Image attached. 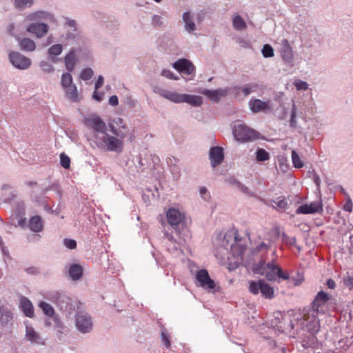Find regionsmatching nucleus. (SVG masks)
<instances>
[{"label":"nucleus","mask_w":353,"mask_h":353,"mask_svg":"<svg viewBox=\"0 0 353 353\" xmlns=\"http://www.w3.org/2000/svg\"><path fill=\"white\" fill-rule=\"evenodd\" d=\"M157 93L161 97L175 103H187L194 107H199L203 103V98L199 95L181 94L163 88L159 89Z\"/></svg>","instance_id":"f257e3e1"},{"label":"nucleus","mask_w":353,"mask_h":353,"mask_svg":"<svg viewBox=\"0 0 353 353\" xmlns=\"http://www.w3.org/2000/svg\"><path fill=\"white\" fill-rule=\"evenodd\" d=\"M263 276H265L266 279L269 281L278 280L279 282H280L281 280H292L294 281L295 285H300L303 281V276L299 274L297 279L290 277L288 273L283 272L281 268L275 264L274 259L265 265V271Z\"/></svg>","instance_id":"f03ea898"},{"label":"nucleus","mask_w":353,"mask_h":353,"mask_svg":"<svg viewBox=\"0 0 353 353\" xmlns=\"http://www.w3.org/2000/svg\"><path fill=\"white\" fill-rule=\"evenodd\" d=\"M97 145L107 151L121 152L123 150V139L117 137L109 135L107 132L101 135H94Z\"/></svg>","instance_id":"7ed1b4c3"},{"label":"nucleus","mask_w":353,"mask_h":353,"mask_svg":"<svg viewBox=\"0 0 353 353\" xmlns=\"http://www.w3.org/2000/svg\"><path fill=\"white\" fill-rule=\"evenodd\" d=\"M168 222L172 226L174 230L180 237L186 240L190 236L188 228L182 223V215L180 212L176 209H169L166 214Z\"/></svg>","instance_id":"20e7f679"},{"label":"nucleus","mask_w":353,"mask_h":353,"mask_svg":"<svg viewBox=\"0 0 353 353\" xmlns=\"http://www.w3.org/2000/svg\"><path fill=\"white\" fill-rule=\"evenodd\" d=\"M234 139L239 142L246 143L259 139L260 134L244 123H236L232 129Z\"/></svg>","instance_id":"39448f33"},{"label":"nucleus","mask_w":353,"mask_h":353,"mask_svg":"<svg viewBox=\"0 0 353 353\" xmlns=\"http://www.w3.org/2000/svg\"><path fill=\"white\" fill-rule=\"evenodd\" d=\"M44 298L55 304L60 310L66 312L72 308L71 299L63 291H49Z\"/></svg>","instance_id":"423d86ee"},{"label":"nucleus","mask_w":353,"mask_h":353,"mask_svg":"<svg viewBox=\"0 0 353 353\" xmlns=\"http://www.w3.org/2000/svg\"><path fill=\"white\" fill-rule=\"evenodd\" d=\"M249 291L254 295L261 293V296L268 299L274 298L273 288L263 279L249 282Z\"/></svg>","instance_id":"0eeeda50"},{"label":"nucleus","mask_w":353,"mask_h":353,"mask_svg":"<svg viewBox=\"0 0 353 353\" xmlns=\"http://www.w3.org/2000/svg\"><path fill=\"white\" fill-rule=\"evenodd\" d=\"M75 327L81 334L91 332L93 328V321L91 316L85 312H78L74 316Z\"/></svg>","instance_id":"6e6552de"},{"label":"nucleus","mask_w":353,"mask_h":353,"mask_svg":"<svg viewBox=\"0 0 353 353\" xmlns=\"http://www.w3.org/2000/svg\"><path fill=\"white\" fill-rule=\"evenodd\" d=\"M306 319H305V322H301L300 326L301 327V330L299 332H304V333H312L316 334L320 330V323L319 320L318 319V315L312 316L310 314V311L307 314ZM295 326L297 328L299 327V324L296 322Z\"/></svg>","instance_id":"1a4fd4ad"},{"label":"nucleus","mask_w":353,"mask_h":353,"mask_svg":"<svg viewBox=\"0 0 353 353\" xmlns=\"http://www.w3.org/2000/svg\"><path fill=\"white\" fill-rule=\"evenodd\" d=\"M287 320L281 312H276L274 314L270 325L272 328L281 332H283L288 327H291L292 330L294 329L295 324L290 319L288 321Z\"/></svg>","instance_id":"9d476101"},{"label":"nucleus","mask_w":353,"mask_h":353,"mask_svg":"<svg viewBox=\"0 0 353 353\" xmlns=\"http://www.w3.org/2000/svg\"><path fill=\"white\" fill-rule=\"evenodd\" d=\"M280 54L282 60L288 66L292 67L294 65V51L287 39L281 40Z\"/></svg>","instance_id":"9b49d317"},{"label":"nucleus","mask_w":353,"mask_h":353,"mask_svg":"<svg viewBox=\"0 0 353 353\" xmlns=\"http://www.w3.org/2000/svg\"><path fill=\"white\" fill-rule=\"evenodd\" d=\"M8 57L10 63L17 69L26 70L31 65V59L18 52L12 51Z\"/></svg>","instance_id":"f8f14e48"},{"label":"nucleus","mask_w":353,"mask_h":353,"mask_svg":"<svg viewBox=\"0 0 353 353\" xmlns=\"http://www.w3.org/2000/svg\"><path fill=\"white\" fill-rule=\"evenodd\" d=\"M330 299L328 294L324 291H319L316 295L314 301L311 303L310 309V314L312 316L318 315L320 311H323L321 308Z\"/></svg>","instance_id":"ddd939ff"},{"label":"nucleus","mask_w":353,"mask_h":353,"mask_svg":"<svg viewBox=\"0 0 353 353\" xmlns=\"http://www.w3.org/2000/svg\"><path fill=\"white\" fill-rule=\"evenodd\" d=\"M32 22V23L27 26L26 32L35 36L37 38H43L49 32L50 27L46 23L35 21Z\"/></svg>","instance_id":"4468645a"},{"label":"nucleus","mask_w":353,"mask_h":353,"mask_svg":"<svg viewBox=\"0 0 353 353\" xmlns=\"http://www.w3.org/2000/svg\"><path fill=\"white\" fill-rule=\"evenodd\" d=\"M26 20L29 21H46L54 23L56 19L52 13L46 10H37L29 13L26 17Z\"/></svg>","instance_id":"2eb2a0df"},{"label":"nucleus","mask_w":353,"mask_h":353,"mask_svg":"<svg viewBox=\"0 0 353 353\" xmlns=\"http://www.w3.org/2000/svg\"><path fill=\"white\" fill-rule=\"evenodd\" d=\"M172 67L181 74L190 75L194 74L196 68L187 59H180L172 64Z\"/></svg>","instance_id":"dca6fc26"},{"label":"nucleus","mask_w":353,"mask_h":353,"mask_svg":"<svg viewBox=\"0 0 353 353\" xmlns=\"http://www.w3.org/2000/svg\"><path fill=\"white\" fill-rule=\"evenodd\" d=\"M198 92L207 97L210 101L219 102L221 98L228 94L229 90L228 88H219L216 90L200 89Z\"/></svg>","instance_id":"f3484780"},{"label":"nucleus","mask_w":353,"mask_h":353,"mask_svg":"<svg viewBox=\"0 0 353 353\" xmlns=\"http://www.w3.org/2000/svg\"><path fill=\"white\" fill-rule=\"evenodd\" d=\"M248 105L252 113H265L271 110L269 101H263L259 99H251L248 102Z\"/></svg>","instance_id":"a211bd4d"},{"label":"nucleus","mask_w":353,"mask_h":353,"mask_svg":"<svg viewBox=\"0 0 353 353\" xmlns=\"http://www.w3.org/2000/svg\"><path fill=\"white\" fill-rule=\"evenodd\" d=\"M323 212V205L321 201H314L311 203L310 205L304 204L299 206L296 210V213L297 214H314V213H321Z\"/></svg>","instance_id":"6ab92c4d"},{"label":"nucleus","mask_w":353,"mask_h":353,"mask_svg":"<svg viewBox=\"0 0 353 353\" xmlns=\"http://www.w3.org/2000/svg\"><path fill=\"white\" fill-rule=\"evenodd\" d=\"M87 126L92 128L95 134L101 135L103 133H106L107 127L103 121L99 117L94 116L87 120Z\"/></svg>","instance_id":"aec40b11"},{"label":"nucleus","mask_w":353,"mask_h":353,"mask_svg":"<svg viewBox=\"0 0 353 353\" xmlns=\"http://www.w3.org/2000/svg\"><path fill=\"white\" fill-rule=\"evenodd\" d=\"M210 159L213 168L220 165L224 159L223 150L221 147L215 146L210 149Z\"/></svg>","instance_id":"412c9836"},{"label":"nucleus","mask_w":353,"mask_h":353,"mask_svg":"<svg viewBox=\"0 0 353 353\" xmlns=\"http://www.w3.org/2000/svg\"><path fill=\"white\" fill-rule=\"evenodd\" d=\"M299 337L302 339L303 346L305 348L315 347L318 340L315 334L298 332Z\"/></svg>","instance_id":"4be33fe9"},{"label":"nucleus","mask_w":353,"mask_h":353,"mask_svg":"<svg viewBox=\"0 0 353 353\" xmlns=\"http://www.w3.org/2000/svg\"><path fill=\"white\" fill-rule=\"evenodd\" d=\"M78 61L76 50L72 48L64 57V63L68 72H72Z\"/></svg>","instance_id":"5701e85b"},{"label":"nucleus","mask_w":353,"mask_h":353,"mask_svg":"<svg viewBox=\"0 0 353 353\" xmlns=\"http://www.w3.org/2000/svg\"><path fill=\"white\" fill-rule=\"evenodd\" d=\"M26 337L32 344H44V341L40 334L37 333L32 327L26 326Z\"/></svg>","instance_id":"b1692460"},{"label":"nucleus","mask_w":353,"mask_h":353,"mask_svg":"<svg viewBox=\"0 0 353 353\" xmlns=\"http://www.w3.org/2000/svg\"><path fill=\"white\" fill-rule=\"evenodd\" d=\"M62 52L63 46L61 44L57 43L52 45L47 51L48 60L53 63H57L59 61L57 57L60 55Z\"/></svg>","instance_id":"393cba45"},{"label":"nucleus","mask_w":353,"mask_h":353,"mask_svg":"<svg viewBox=\"0 0 353 353\" xmlns=\"http://www.w3.org/2000/svg\"><path fill=\"white\" fill-rule=\"evenodd\" d=\"M264 86L257 82H250L242 86V94L243 97H247L253 92L263 91Z\"/></svg>","instance_id":"a878e982"},{"label":"nucleus","mask_w":353,"mask_h":353,"mask_svg":"<svg viewBox=\"0 0 353 353\" xmlns=\"http://www.w3.org/2000/svg\"><path fill=\"white\" fill-rule=\"evenodd\" d=\"M20 307L27 317L32 318L34 316L33 305L27 297H21L20 300Z\"/></svg>","instance_id":"bb28decb"},{"label":"nucleus","mask_w":353,"mask_h":353,"mask_svg":"<svg viewBox=\"0 0 353 353\" xmlns=\"http://www.w3.org/2000/svg\"><path fill=\"white\" fill-rule=\"evenodd\" d=\"M28 227L34 232H39L43 230V221L40 216L35 215L29 220Z\"/></svg>","instance_id":"cd10ccee"},{"label":"nucleus","mask_w":353,"mask_h":353,"mask_svg":"<svg viewBox=\"0 0 353 353\" xmlns=\"http://www.w3.org/2000/svg\"><path fill=\"white\" fill-rule=\"evenodd\" d=\"M66 97L71 101L77 103L81 101V97L79 96L77 90V85L72 84L65 88H64Z\"/></svg>","instance_id":"c85d7f7f"},{"label":"nucleus","mask_w":353,"mask_h":353,"mask_svg":"<svg viewBox=\"0 0 353 353\" xmlns=\"http://www.w3.org/2000/svg\"><path fill=\"white\" fill-rule=\"evenodd\" d=\"M68 272L72 280L78 281L82 277L83 270L79 264H72L69 266Z\"/></svg>","instance_id":"c756f323"},{"label":"nucleus","mask_w":353,"mask_h":353,"mask_svg":"<svg viewBox=\"0 0 353 353\" xmlns=\"http://www.w3.org/2000/svg\"><path fill=\"white\" fill-rule=\"evenodd\" d=\"M183 21L185 23V30L188 32H192L196 29V24L193 21V17L190 12L187 11L183 13Z\"/></svg>","instance_id":"7c9ffc66"},{"label":"nucleus","mask_w":353,"mask_h":353,"mask_svg":"<svg viewBox=\"0 0 353 353\" xmlns=\"http://www.w3.org/2000/svg\"><path fill=\"white\" fill-rule=\"evenodd\" d=\"M12 319V312L2 304L0 300V323L7 324Z\"/></svg>","instance_id":"2f4dec72"},{"label":"nucleus","mask_w":353,"mask_h":353,"mask_svg":"<svg viewBox=\"0 0 353 353\" xmlns=\"http://www.w3.org/2000/svg\"><path fill=\"white\" fill-rule=\"evenodd\" d=\"M19 44L21 50L24 51L32 52L36 49V43L30 38L21 39Z\"/></svg>","instance_id":"473e14b6"},{"label":"nucleus","mask_w":353,"mask_h":353,"mask_svg":"<svg viewBox=\"0 0 353 353\" xmlns=\"http://www.w3.org/2000/svg\"><path fill=\"white\" fill-rule=\"evenodd\" d=\"M13 3L17 10L23 11L31 8L34 3V0H14Z\"/></svg>","instance_id":"72a5a7b5"},{"label":"nucleus","mask_w":353,"mask_h":353,"mask_svg":"<svg viewBox=\"0 0 353 353\" xmlns=\"http://www.w3.org/2000/svg\"><path fill=\"white\" fill-rule=\"evenodd\" d=\"M265 261L263 259H261L259 263H254L252 265V271L254 274H258L261 275H264V272L265 271Z\"/></svg>","instance_id":"f704fd0d"},{"label":"nucleus","mask_w":353,"mask_h":353,"mask_svg":"<svg viewBox=\"0 0 353 353\" xmlns=\"http://www.w3.org/2000/svg\"><path fill=\"white\" fill-rule=\"evenodd\" d=\"M230 251L234 256L242 257L245 251V246L237 243H231Z\"/></svg>","instance_id":"c9c22d12"},{"label":"nucleus","mask_w":353,"mask_h":353,"mask_svg":"<svg viewBox=\"0 0 353 353\" xmlns=\"http://www.w3.org/2000/svg\"><path fill=\"white\" fill-rule=\"evenodd\" d=\"M39 307L42 310L46 316L49 317H53L54 316V310L49 303L45 301H41L39 303Z\"/></svg>","instance_id":"e433bc0d"},{"label":"nucleus","mask_w":353,"mask_h":353,"mask_svg":"<svg viewBox=\"0 0 353 353\" xmlns=\"http://www.w3.org/2000/svg\"><path fill=\"white\" fill-rule=\"evenodd\" d=\"M234 28L237 30H243L247 28V25L243 18L237 15L234 17L232 21Z\"/></svg>","instance_id":"4c0bfd02"},{"label":"nucleus","mask_w":353,"mask_h":353,"mask_svg":"<svg viewBox=\"0 0 353 353\" xmlns=\"http://www.w3.org/2000/svg\"><path fill=\"white\" fill-rule=\"evenodd\" d=\"M114 123L118 126L119 131L122 132L125 134V137H126L130 130L124 120L121 118H117L114 120Z\"/></svg>","instance_id":"58836bf2"},{"label":"nucleus","mask_w":353,"mask_h":353,"mask_svg":"<svg viewBox=\"0 0 353 353\" xmlns=\"http://www.w3.org/2000/svg\"><path fill=\"white\" fill-rule=\"evenodd\" d=\"M70 72H65L61 76V84L63 89L73 84L72 77Z\"/></svg>","instance_id":"ea45409f"},{"label":"nucleus","mask_w":353,"mask_h":353,"mask_svg":"<svg viewBox=\"0 0 353 353\" xmlns=\"http://www.w3.org/2000/svg\"><path fill=\"white\" fill-rule=\"evenodd\" d=\"M273 207L278 208L282 210L287 209L288 207V203L287 200L282 196H279L276 199L273 200Z\"/></svg>","instance_id":"a19ab883"},{"label":"nucleus","mask_w":353,"mask_h":353,"mask_svg":"<svg viewBox=\"0 0 353 353\" xmlns=\"http://www.w3.org/2000/svg\"><path fill=\"white\" fill-rule=\"evenodd\" d=\"M270 159V154L263 148L257 149L256 152V159L257 161H265Z\"/></svg>","instance_id":"79ce46f5"},{"label":"nucleus","mask_w":353,"mask_h":353,"mask_svg":"<svg viewBox=\"0 0 353 353\" xmlns=\"http://www.w3.org/2000/svg\"><path fill=\"white\" fill-rule=\"evenodd\" d=\"M209 277H210L209 273L205 269L199 270L196 274V279L197 280L198 283H199V286H201V285L202 283H203L204 281H206Z\"/></svg>","instance_id":"37998d69"},{"label":"nucleus","mask_w":353,"mask_h":353,"mask_svg":"<svg viewBox=\"0 0 353 353\" xmlns=\"http://www.w3.org/2000/svg\"><path fill=\"white\" fill-rule=\"evenodd\" d=\"M230 240L226 236H224L221 244L219 245V252L223 254H228L229 252V250H230Z\"/></svg>","instance_id":"c03bdc74"},{"label":"nucleus","mask_w":353,"mask_h":353,"mask_svg":"<svg viewBox=\"0 0 353 353\" xmlns=\"http://www.w3.org/2000/svg\"><path fill=\"white\" fill-rule=\"evenodd\" d=\"M292 160L294 168H301L303 166V163L301 161L298 153L295 150L292 151Z\"/></svg>","instance_id":"a18cd8bd"},{"label":"nucleus","mask_w":353,"mask_h":353,"mask_svg":"<svg viewBox=\"0 0 353 353\" xmlns=\"http://www.w3.org/2000/svg\"><path fill=\"white\" fill-rule=\"evenodd\" d=\"M263 56L265 58H270L274 57V49L270 44H265L261 50Z\"/></svg>","instance_id":"49530a36"},{"label":"nucleus","mask_w":353,"mask_h":353,"mask_svg":"<svg viewBox=\"0 0 353 353\" xmlns=\"http://www.w3.org/2000/svg\"><path fill=\"white\" fill-rule=\"evenodd\" d=\"M201 287L208 290H216V284L210 277H209L201 285Z\"/></svg>","instance_id":"de8ad7c7"},{"label":"nucleus","mask_w":353,"mask_h":353,"mask_svg":"<svg viewBox=\"0 0 353 353\" xmlns=\"http://www.w3.org/2000/svg\"><path fill=\"white\" fill-rule=\"evenodd\" d=\"M32 200L34 202L38 203L39 205H43L45 210L52 212L51 208L46 203V201L44 197L39 198L37 196H32Z\"/></svg>","instance_id":"09e8293b"},{"label":"nucleus","mask_w":353,"mask_h":353,"mask_svg":"<svg viewBox=\"0 0 353 353\" xmlns=\"http://www.w3.org/2000/svg\"><path fill=\"white\" fill-rule=\"evenodd\" d=\"M161 337L164 345L167 348H169L170 347L171 343L170 340V336L168 334L165 328L161 330Z\"/></svg>","instance_id":"8fccbe9b"},{"label":"nucleus","mask_w":353,"mask_h":353,"mask_svg":"<svg viewBox=\"0 0 353 353\" xmlns=\"http://www.w3.org/2000/svg\"><path fill=\"white\" fill-rule=\"evenodd\" d=\"M93 74V70L90 68H87L81 71L80 77L81 79L87 81L90 80L92 77Z\"/></svg>","instance_id":"3c124183"},{"label":"nucleus","mask_w":353,"mask_h":353,"mask_svg":"<svg viewBox=\"0 0 353 353\" xmlns=\"http://www.w3.org/2000/svg\"><path fill=\"white\" fill-rule=\"evenodd\" d=\"M41 69L46 72L50 73L54 71L53 65L47 61H41L39 63Z\"/></svg>","instance_id":"603ef678"},{"label":"nucleus","mask_w":353,"mask_h":353,"mask_svg":"<svg viewBox=\"0 0 353 353\" xmlns=\"http://www.w3.org/2000/svg\"><path fill=\"white\" fill-rule=\"evenodd\" d=\"M271 247V243H264L261 242L258 245H256L254 249L253 250L254 252H267L270 248Z\"/></svg>","instance_id":"864d4df0"},{"label":"nucleus","mask_w":353,"mask_h":353,"mask_svg":"<svg viewBox=\"0 0 353 353\" xmlns=\"http://www.w3.org/2000/svg\"><path fill=\"white\" fill-rule=\"evenodd\" d=\"M229 90L228 94H232L235 99H240L241 94L242 93V86H234L232 88H228Z\"/></svg>","instance_id":"5fc2aeb1"},{"label":"nucleus","mask_w":353,"mask_h":353,"mask_svg":"<svg viewBox=\"0 0 353 353\" xmlns=\"http://www.w3.org/2000/svg\"><path fill=\"white\" fill-rule=\"evenodd\" d=\"M60 164L65 169H68L70 166V159L64 153L60 155Z\"/></svg>","instance_id":"6e6d98bb"},{"label":"nucleus","mask_w":353,"mask_h":353,"mask_svg":"<svg viewBox=\"0 0 353 353\" xmlns=\"http://www.w3.org/2000/svg\"><path fill=\"white\" fill-rule=\"evenodd\" d=\"M296 108L294 104L292 105V109L291 112V116L290 119V128H295L296 127Z\"/></svg>","instance_id":"4d7b16f0"},{"label":"nucleus","mask_w":353,"mask_h":353,"mask_svg":"<svg viewBox=\"0 0 353 353\" xmlns=\"http://www.w3.org/2000/svg\"><path fill=\"white\" fill-rule=\"evenodd\" d=\"M282 241L290 245H295L296 242V237H290L284 232L282 234Z\"/></svg>","instance_id":"13d9d810"},{"label":"nucleus","mask_w":353,"mask_h":353,"mask_svg":"<svg viewBox=\"0 0 353 353\" xmlns=\"http://www.w3.org/2000/svg\"><path fill=\"white\" fill-rule=\"evenodd\" d=\"M63 244L64 245L70 249V250H74L77 248V242L75 240L72 239H63Z\"/></svg>","instance_id":"bf43d9fd"},{"label":"nucleus","mask_w":353,"mask_h":353,"mask_svg":"<svg viewBox=\"0 0 353 353\" xmlns=\"http://www.w3.org/2000/svg\"><path fill=\"white\" fill-rule=\"evenodd\" d=\"M161 74L167 78V79H174V80H178L179 79V77L175 76L174 74L170 71V70H167V69H165V70H163L161 71Z\"/></svg>","instance_id":"052dcab7"},{"label":"nucleus","mask_w":353,"mask_h":353,"mask_svg":"<svg viewBox=\"0 0 353 353\" xmlns=\"http://www.w3.org/2000/svg\"><path fill=\"white\" fill-rule=\"evenodd\" d=\"M79 34L77 32V30L76 32H74L71 30V31H67L65 35V38L67 40H72V41H76V39L78 38Z\"/></svg>","instance_id":"680f3d73"},{"label":"nucleus","mask_w":353,"mask_h":353,"mask_svg":"<svg viewBox=\"0 0 353 353\" xmlns=\"http://www.w3.org/2000/svg\"><path fill=\"white\" fill-rule=\"evenodd\" d=\"M110 132L114 135V137H117L120 139H124L125 134L119 131L118 128H116L113 125H110Z\"/></svg>","instance_id":"e2e57ef3"},{"label":"nucleus","mask_w":353,"mask_h":353,"mask_svg":"<svg viewBox=\"0 0 353 353\" xmlns=\"http://www.w3.org/2000/svg\"><path fill=\"white\" fill-rule=\"evenodd\" d=\"M65 25L67 26L68 27L70 28L71 30L74 32H76L77 30V22L74 19H70L69 18H66Z\"/></svg>","instance_id":"0e129e2a"},{"label":"nucleus","mask_w":353,"mask_h":353,"mask_svg":"<svg viewBox=\"0 0 353 353\" xmlns=\"http://www.w3.org/2000/svg\"><path fill=\"white\" fill-rule=\"evenodd\" d=\"M343 284L349 289H353V276H347L343 278Z\"/></svg>","instance_id":"69168bd1"},{"label":"nucleus","mask_w":353,"mask_h":353,"mask_svg":"<svg viewBox=\"0 0 353 353\" xmlns=\"http://www.w3.org/2000/svg\"><path fill=\"white\" fill-rule=\"evenodd\" d=\"M162 18L159 15H154L152 18V23L154 26H161L163 23Z\"/></svg>","instance_id":"338daca9"},{"label":"nucleus","mask_w":353,"mask_h":353,"mask_svg":"<svg viewBox=\"0 0 353 353\" xmlns=\"http://www.w3.org/2000/svg\"><path fill=\"white\" fill-rule=\"evenodd\" d=\"M295 86L298 90H306L308 85L305 81H299L295 84Z\"/></svg>","instance_id":"774afa93"}]
</instances>
